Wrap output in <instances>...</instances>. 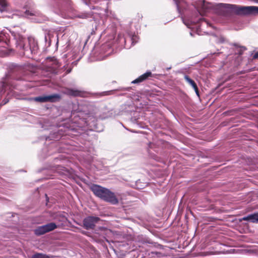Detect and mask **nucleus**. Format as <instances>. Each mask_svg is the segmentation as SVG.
<instances>
[{
    "label": "nucleus",
    "instance_id": "obj_1",
    "mask_svg": "<svg viewBox=\"0 0 258 258\" xmlns=\"http://www.w3.org/2000/svg\"><path fill=\"white\" fill-rule=\"evenodd\" d=\"M17 47L21 50L23 55L28 58H32L33 55L38 52L37 42L33 37H28L26 40H20L18 41Z\"/></svg>",
    "mask_w": 258,
    "mask_h": 258
},
{
    "label": "nucleus",
    "instance_id": "obj_2",
    "mask_svg": "<svg viewBox=\"0 0 258 258\" xmlns=\"http://www.w3.org/2000/svg\"><path fill=\"white\" fill-rule=\"evenodd\" d=\"M91 190L97 197L113 205L118 203V200L114 193L109 189L100 185L93 184L90 186Z\"/></svg>",
    "mask_w": 258,
    "mask_h": 258
},
{
    "label": "nucleus",
    "instance_id": "obj_3",
    "mask_svg": "<svg viewBox=\"0 0 258 258\" xmlns=\"http://www.w3.org/2000/svg\"><path fill=\"white\" fill-rule=\"evenodd\" d=\"M195 13L191 17L183 18L182 21L189 29H194L196 27V32L198 35H200L199 27L201 26H210V24L207 21L202 18L201 14L196 9Z\"/></svg>",
    "mask_w": 258,
    "mask_h": 258
},
{
    "label": "nucleus",
    "instance_id": "obj_4",
    "mask_svg": "<svg viewBox=\"0 0 258 258\" xmlns=\"http://www.w3.org/2000/svg\"><path fill=\"white\" fill-rule=\"evenodd\" d=\"M219 6L228 13L239 15L252 14V6H241L223 3L220 4Z\"/></svg>",
    "mask_w": 258,
    "mask_h": 258
},
{
    "label": "nucleus",
    "instance_id": "obj_5",
    "mask_svg": "<svg viewBox=\"0 0 258 258\" xmlns=\"http://www.w3.org/2000/svg\"><path fill=\"white\" fill-rule=\"evenodd\" d=\"M15 88H16V87L14 84V80H12L9 76L7 75L5 78H3V81L1 82L0 96H2L8 90H10V91L8 92V95H9L11 90Z\"/></svg>",
    "mask_w": 258,
    "mask_h": 258
},
{
    "label": "nucleus",
    "instance_id": "obj_6",
    "mask_svg": "<svg viewBox=\"0 0 258 258\" xmlns=\"http://www.w3.org/2000/svg\"><path fill=\"white\" fill-rule=\"evenodd\" d=\"M60 98L59 94H54L50 95L36 97L32 98L31 100L39 102H54L59 100Z\"/></svg>",
    "mask_w": 258,
    "mask_h": 258
},
{
    "label": "nucleus",
    "instance_id": "obj_7",
    "mask_svg": "<svg viewBox=\"0 0 258 258\" xmlns=\"http://www.w3.org/2000/svg\"><path fill=\"white\" fill-rule=\"evenodd\" d=\"M97 108L93 104L86 103L83 105H79L78 112H82L86 115H93L96 113Z\"/></svg>",
    "mask_w": 258,
    "mask_h": 258
},
{
    "label": "nucleus",
    "instance_id": "obj_8",
    "mask_svg": "<svg viewBox=\"0 0 258 258\" xmlns=\"http://www.w3.org/2000/svg\"><path fill=\"white\" fill-rule=\"evenodd\" d=\"M99 220V218L97 217L88 216L83 221L84 227L87 230L93 229Z\"/></svg>",
    "mask_w": 258,
    "mask_h": 258
},
{
    "label": "nucleus",
    "instance_id": "obj_9",
    "mask_svg": "<svg viewBox=\"0 0 258 258\" xmlns=\"http://www.w3.org/2000/svg\"><path fill=\"white\" fill-rule=\"evenodd\" d=\"M150 246L146 245V257L147 258H168V256L164 253L152 250Z\"/></svg>",
    "mask_w": 258,
    "mask_h": 258
},
{
    "label": "nucleus",
    "instance_id": "obj_10",
    "mask_svg": "<svg viewBox=\"0 0 258 258\" xmlns=\"http://www.w3.org/2000/svg\"><path fill=\"white\" fill-rule=\"evenodd\" d=\"M38 15L39 13L38 12L32 10H27L24 13L19 11H15V13L13 14L12 18H14L15 17H27L29 18L30 16H37Z\"/></svg>",
    "mask_w": 258,
    "mask_h": 258
},
{
    "label": "nucleus",
    "instance_id": "obj_11",
    "mask_svg": "<svg viewBox=\"0 0 258 258\" xmlns=\"http://www.w3.org/2000/svg\"><path fill=\"white\" fill-rule=\"evenodd\" d=\"M242 219L249 222L258 223V212L248 214L246 216H244Z\"/></svg>",
    "mask_w": 258,
    "mask_h": 258
},
{
    "label": "nucleus",
    "instance_id": "obj_12",
    "mask_svg": "<svg viewBox=\"0 0 258 258\" xmlns=\"http://www.w3.org/2000/svg\"><path fill=\"white\" fill-rule=\"evenodd\" d=\"M69 94L74 96H80L85 97L87 96V92L78 89H70Z\"/></svg>",
    "mask_w": 258,
    "mask_h": 258
},
{
    "label": "nucleus",
    "instance_id": "obj_13",
    "mask_svg": "<svg viewBox=\"0 0 258 258\" xmlns=\"http://www.w3.org/2000/svg\"><path fill=\"white\" fill-rule=\"evenodd\" d=\"M112 52V49L111 47L109 46L108 44H104L102 45L100 48V53H106L105 54V56H107L109 55L111 52Z\"/></svg>",
    "mask_w": 258,
    "mask_h": 258
},
{
    "label": "nucleus",
    "instance_id": "obj_14",
    "mask_svg": "<svg viewBox=\"0 0 258 258\" xmlns=\"http://www.w3.org/2000/svg\"><path fill=\"white\" fill-rule=\"evenodd\" d=\"M9 9V4L7 0H0V13L7 12Z\"/></svg>",
    "mask_w": 258,
    "mask_h": 258
},
{
    "label": "nucleus",
    "instance_id": "obj_15",
    "mask_svg": "<svg viewBox=\"0 0 258 258\" xmlns=\"http://www.w3.org/2000/svg\"><path fill=\"white\" fill-rule=\"evenodd\" d=\"M43 226L46 233L52 231L57 228V225L53 222L48 223L43 225Z\"/></svg>",
    "mask_w": 258,
    "mask_h": 258
},
{
    "label": "nucleus",
    "instance_id": "obj_16",
    "mask_svg": "<svg viewBox=\"0 0 258 258\" xmlns=\"http://www.w3.org/2000/svg\"><path fill=\"white\" fill-rule=\"evenodd\" d=\"M144 81H145V73H144L139 77L132 81L131 83L139 85Z\"/></svg>",
    "mask_w": 258,
    "mask_h": 258
},
{
    "label": "nucleus",
    "instance_id": "obj_17",
    "mask_svg": "<svg viewBox=\"0 0 258 258\" xmlns=\"http://www.w3.org/2000/svg\"><path fill=\"white\" fill-rule=\"evenodd\" d=\"M34 232H35V234L37 235H43V234H45V233H46V232L45 231V230L43 228V226H39L38 228H37L35 230Z\"/></svg>",
    "mask_w": 258,
    "mask_h": 258
},
{
    "label": "nucleus",
    "instance_id": "obj_18",
    "mask_svg": "<svg viewBox=\"0 0 258 258\" xmlns=\"http://www.w3.org/2000/svg\"><path fill=\"white\" fill-rule=\"evenodd\" d=\"M50 257L45 254L37 253L32 256V258H49Z\"/></svg>",
    "mask_w": 258,
    "mask_h": 258
},
{
    "label": "nucleus",
    "instance_id": "obj_19",
    "mask_svg": "<svg viewBox=\"0 0 258 258\" xmlns=\"http://www.w3.org/2000/svg\"><path fill=\"white\" fill-rule=\"evenodd\" d=\"M184 78L185 80V81L192 87L194 86L195 84H196L195 81L192 80L191 79H190L188 76L185 75Z\"/></svg>",
    "mask_w": 258,
    "mask_h": 258
},
{
    "label": "nucleus",
    "instance_id": "obj_20",
    "mask_svg": "<svg viewBox=\"0 0 258 258\" xmlns=\"http://www.w3.org/2000/svg\"><path fill=\"white\" fill-rule=\"evenodd\" d=\"M101 0H82L83 3L88 6H89L90 4L91 3H98L99 2H101Z\"/></svg>",
    "mask_w": 258,
    "mask_h": 258
},
{
    "label": "nucleus",
    "instance_id": "obj_21",
    "mask_svg": "<svg viewBox=\"0 0 258 258\" xmlns=\"http://www.w3.org/2000/svg\"><path fill=\"white\" fill-rule=\"evenodd\" d=\"M136 123L137 124V125L140 127V128H144L145 127V123H142L140 120H139L138 119L137 120H136Z\"/></svg>",
    "mask_w": 258,
    "mask_h": 258
},
{
    "label": "nucleus",
    "instance_id": "obj_22",
    "mask_svg": "<svg viewBox=\"0 0 258 258\" xmlns=\"http://www.w3.org/2000/svg\"><path fill=\"white\" fill-rule=\"evenodd\" d=\"M157 76V75H152L151 72L147 71L146 72V79H147L149 77H153V76Z\"/></svg>",
    "mask_w": 258,
    "mask_h": 258
},
{
    "label": "nucleus",
    "instance_id": "obj_23",
    "mask_svg": "<svg viewBox=\"0 0 258 258\" xmlns=\"http://www.w3.org/2000/svg\"><path fill=\"white\" fill-rule=\"evenodd\" d=\"M89 15L88 14H82L78 16V18L85 19L88 17Z\"/></svg>",
    "mask_w": 258,
    "mask_h": 258
},
{
    "label": "nucleus",
    "instance_id": "obj_24",
    "mask_svg": "<svg viewBox=\"0 0 258 258\" xmlns=\"http://www.w3.org/2000/svg\"><path fill=\"white\" fill-rule=\"evenodd\" d=\"M240 50L238 52V54L239 55H241L243 53V52L246 49V48L245 46H240Z\"/></svg>",
    "mask_w": 258,
    "mask_h": 258
},
{
    "label": "nucleus",
    "instance_id": "obj_25",
    "mask_svg": "<svg viewBox=\"0 0 258 258\" xmlns=\"http://www.w3.org/2000/svg\"><path fill=\"white\" fill-rule=\"evenodd\" d=\"M128 130L132 133H140V134H143V135H144V133L143 132H140V131H136L135 130Z\"/></svg>",
    "mask_w": 258,
    "mask_h": 258
},
{
    "label": "nucleus",
    "instance_id": "obj_26",
    "mask_svg": "<svg viewBox=\"0 0 258 258\" xmlns=\"http://www.w3.org/2000/svg\"><path fill=\"white\" fill-rule=\"evenodd\" d=\"M176 6V8H177V9L178 11L179 10V1L178 0H173Z\"/></svg>",
    "mask_w": 258,
    "mask_h": 258
},
{
    "label": "nucleus",
    "instance_id": "obj_27",
    "mask_svg": "<svg viewBox=\"0 0 258 258\" xmlns=\"http://www.w3.org/2000/svg\"><path fill=\"white\" fill-rule=\"evenodd\" d=\"M97 30V25L96 24L95 25V28H93L92 29V32H91V34L93 35V34H94L95 33V31Z\"/></svg>",
    "mask_w": 258,
    "mask_h": 258
},
{
    "label": "nucleus",
    "instance_id": "obj_28",
    "mask_svg": "<svg viewBox=\"0 0 258 258\" xmlns=\"http://www.w3.org/2000/svg\"><path fill=\"white\" fill-rule=\"evenodd\" d=\"M258 58V51L256 52L253 55V58L256 59Z\"/></svg>",
    "mask_w": 258,
    "mask_h": 258
},
{
    "label": "nucleus",
    "instance_id": "obj_29",
    "mask_svg": "<svg viewBox=\"0 0 258 258\" xmlns=\"http://www.w3.org/2000/svg\"><path fill=\"white\" fill-rule=\"evenodd\" d=\"M193 88V89H194L195 91L196 92L197 91H198V86L197 85V84H195L194 86H193L192 87Z\"/></svg>",
    "mask_w": 258,
    "mask_h": 258
},
{
    "label": "nucleus",
    "instance_id": "obj_30",
    "mask_svg": "<svg viewBox=\"0 0 258 258\" xmlns=\"http://www.w3.org/2000/svg\"><path fill=\"white\" fill-rule=\"evenodd\" d=\"M193 88V89H194L195 91L196 92L197 91H198V86L197 85V84H195L194 86H193L192 87Z\"/></svg>",
    "mask_w": 258,
    "mask_h": 258
},
{
    "label": "nucleus",
    "instance_id": "obj_31",
    "mask_svg": "<svg viewBox=\"0 0 258 258\" xmlns=\"http://www.w3.org/2000/svg\"><path fill=\"white\" fill-rule=\"evenodd\" d=\"M108 94V92H103L102 93H100L99 94H98V95L100 96H103V95H107Z\"/></svg>",
    "mask_w": 258,
    "mask_h": 258
},
{
    "label": "nucleus",
    "instance_id": "obj_32",
    "mask_svg": "<svg viewBox=\"0 0 258 258\" xmlns=\"http://www.w3.org/2000/svg\"><path fill=\"white\" fill-rule=\"evenodd\" d=\"M140 183V181H137V182H136V186H137V188H138L142 189V188H143L142 187H139V184Z\"/></svg>",
    "mask_w": 258,
    "mask_h": 258
},
{
    "label": "nucleus",
    "instance_id": "obj_33",
    "mask_svg": "<svg viewBox=\"0 0 258 258\" xmlns=\"http://www.w3.org/2000/svg\"><path fill=\"white\" fill-rule=\"evenodd\" d=\"M9 102V100L8 99H5L3 101V104L4 105L5 104H6L7 102Z\"/></svg>",
    "mask_w": 258,
    "mask_h": 258
},
{
    "label": "nucleus",
    "instance_id": "obj_34",
    "mask_svg": "<svg viewBox=\"0 0 258 258\" xmlns=\"http://www.w3.org/2000/svg\"><path fill=\"white\" fill-rule=\"evenodd\" d=\"M196 92V93L198 97H199V96H200V94H199V90H198V91H196V92Z\"/></svg>",
    "mask_w": 258,
    "mask_h": 258
},
{
    "label": "nucleus",
    "instance_id": "obj_35",
    "mask_svg": "<svg viewBox=\"0 0 258 258\" xmlns=\"http://www.w3.org/2000/svg\"><path fill=\"white\" fill-rule=\"evenodd\" d=\"M61 168V167L59 165H57V166H56V168H57V170H59V169Z\"/></svg>",
    "mask_w": 258,
    "mask_h": 258
},
{
    "label": "nucleus",
    "instance_id": "obj_36",
    "mask_svg": "<svg viewBox=\"0 0 258 258\" xmlns=\"http://www.w3.org/2000/svg\"><path fill=\"white\" fill-rule=\"evenodd\" d=\"M220 42H222V43L223 42H224V39L223 38H221V40H220Z\"/></svg>",
    "mask_w": 258,
    "mask_h": 258
},
{
    "label": "nucleus",
    "instance_id": "obj_37",
    "mask_svg": "<svg viewBox=\"0 0 258 258\" xmlns=\"http://www.w3.org/2000/svg\"><path fill=\"white\" fill-rule=\"evenodd\" d=\"M45 197L46 198V200L48 201V197L46 194H45Z\"/></svg>",
    "mask_w": 258,
    "mask_h": 258
},
{
    "label": "nucleus",
    "instance_id": "obj_38",
    "mask_svg": "<svg viewBox=\"0 0 258 258\" xmlns=\"http://www.w3.org/2000/svg\"><path fill=\"white\" fill-rule=\"evenodd\" d=\"M190 35L191 36H193L192 32H190Z\"/></svg>",
    "mask_w": 258,
    "mask_h": 258
},
{
    "label": "nucleus",
    "instance_id": "obj_39",
    "mask_svg": "<svg viewBox=\"0 0 258 258\" xmlns=\"http://www.w3.org/2000/svg\"><path fill=\"white\" fill-rule=\"evenodd\" d=\"M132 40H133V43H134V37H132Z\"/></svg>",
    "mask_w": 258,
    "mask_h": 258
},
{
    "label": "nucleus",
    "instance_id": "obj_40",
    "mask_svg": "<svg viewBox=\"0 0 258 258\" xmlns=\"http://www.w3.org/2000/svg\"><path fill=\"white\" fill-rule=\"evenodd\" d=\"M58 43V37H57V42H56V44H57Z\"/></svg>",
    "mask_w": 258,
    "mask_h": 258
},
{
    "label": "nucleus",
    "instance_id": "obj_41",
    "mask_svg": "<svg viewBox=\"0 0 258 258\" xmlns=\"http://www.w3.org/2000/svg\"><path fill=\"white\" fill-rule=\"evenodd\" d=\"M67 72H68V73H70V72H71V70H68V71H67Z\"/></svg>",
    "mask_w": 258,
    "mask_h": 258
},
{
    "label": "nucleus",
    "instance_id": "obj_42",
    "mask_svg": "<svg viewBox=\"0 0 258 258\" xmlns=\"http://www.w3.org/2000/svg\"><path fill=\"white\" fill-rule=\"evenodd\" d=\"M171 68V67H169V68H168L167 69V70H169V69H170Z\"/></svg>",
    "mask_w": 258,
    "mask_h": 258
},
{
    "label": "nucleus",
    "instance_id": "obj_43",
    "mask_svg": "<svg viewBox=\"0 0 258 258\" xmlns=\"http://www.w3.org/2000/svg\"><path fill=\"white\" fill-rule=\"evenodd\" d=\"M35 21H36V22H40V21L39 20H35Z\"/></svg>",
    "mask_w": 258,
    "mask_h": 258
},
{
    "label": "nucleus",
    "instance_id": "obj_44",
    "mask_svg": "<svg viewBox=\"0 0 258 258\" xmlns=\"http://www.w3.org/2000/svg\"><path fill=\"white\" fill-rule=\"evenodd\" d=\"M235 46H237L238 45L237 44L234 45Z\"/></svg>",
    "mask_w": 258,
    "mask_h": 258
}]
</instances>
